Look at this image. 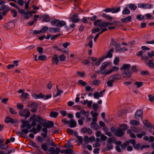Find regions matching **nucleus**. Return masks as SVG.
<instances>
[{
    "mask_svg": "<svg viewBox=\"0 0 154 154\" xmlns=\"http://www.w3.org/2000/svg\"><path fill=\"white\" fill-rule=\"evenodd\" d=\"M36 121L40 123L45 128L42 129V131L44 133H41V135L44 138H46L47 136L48 130L47 128H52L54 126V123L52 121H49L46 122V120L43 119L41 117L39 116H37V118L35 119Z\"/></svg>",
    "mask_w": 154,
    "mask_h": 154,
    "instance_id": "nucleus-1",
    "label": "nucleus"
},
{
    "mask_svg": "<svg viewBox=\"0 0 154 154\" xmlns=\"http://www.w3.org/2000/svg\"><path fill=\"white\" fill-rule=\"evenodd\" d=\"M48 151L50 152L49 154H60V152L66 154V149L60 150V148L58 147L55 149L53 147H51L49 149Z\"/></svg>",
    "mask_w": 154,
    "mask_h": 154,
    "instance_id": "nucleus-2",
    "label": "nucleus"
},
{
    "mask_svg": "<svg viewBox=\"0 0 154 154\" xmlns=\"http://www.w3.org/2000/svg\"><path fill=\"white\" fill-rule=\"evenodd\" d=\"M10 8L7 5H2L0 8V11H2L1 14V13L0 12V20H2L3 18V16L6 15L7 13L10 10Z\"/></svg>",
    "mask_w": 154,
    "mask_h": 154,
    "instance_id": "nucleus-3",
    "label": "nucleus"
},
{
    "mask_svg": "<svg viewBox=\"0 0 154 154\" xmlns=\"http://www.w3.org/2000/svg\"><path fill=\"white\" fill-rule=\"evenodd\" d=\"M27 107L29 108H32L31 109V111L32 113H35L37 111L38 109V105L36 103L32 102L29 103L27 105Z\"/></svg>",
    "mask_w": 154,
    "mask_h": 154,
    "instance_id": "nucleus-4",
    "label": "nucleus"
},
{
    "mask_svg": "<svg viewBox=\"0 0 154 154\" xmlns=\"http://www.w3.org/2000/svg\"><path fill=\"white\" fill-rule=\"evenodd\" d=\"M111 64V62H105L103 63L101 66L100 68V71L97 72L98 73L103 74L102 72V71L103 70L105 69L109 65H110Z\"/></svg>",
    "mask_w": 154,
    "mask_h": 154,
    "instance_id": "nucleus-5",
    "label": "nucleus"
},
{
    "mask_svg": "<svg viewBox=\"0 0 154 154\" xmlns=\"http://www.w3.org/2000/svg\"><path fill=\"white\" fill-rule=\"evenodd\" d=\"M20 115L21 116H25V119L29 117L30 115V112L29 111L26 112V110L23 109L19 111Z\"/></svg>",
    "mask_w": 154,
    "mask_h": 154,
    "instance_id": "nucleus-6",
    "label": "nucleus"
},
{
    "mask_svg": "<svg viewBox=\"0 0 154 154\" xmlns=\"http://www.w3.org/2000/svg\"><path fill=\"white\" fill-rule=\"evenodd\" d=\"M22 124L20 126L21 128H24L25 127L28 129H30L31 128L32 126L31 124L29 123V121L27 120L26 121H23L22 122Z\"/></svg>",
    "mask_w": 154,
    "mask_h": 154,
    "instance_id": "nucleus-7",
    "label": "nucleus"
},
{
    "mask_svg": "<svg viewBox=\"0 0 154 154\" xmlns=\"http://www.w3.org/2000/svg\"><path fill=\"white\" fill-rule=\"evenodd\" d=\"M132 72L129 70H123L122 74L124 78H130L132 75Z\"/></svg>",
    "mask_w": 154,
    "mask_h": 154,
    "instance_id": "nucleus-8",
    "label": "nucleus"
},
{
    "mask_svg": "<svg viewBox=\"0 0 154 154\" xmlns=\"http://www.w3.org/2000/svg\"><path fill=\"white\" fill-rule=\"evenodd\" d=\"M133 147L136 149L138 150L139 148L142 149L145 148H149L150 147V146L148 145H140V143H138L137 144H135L134 145Z\"/></svg>",
    "mask_w": 154,
    "mask_h": 154,
    "instance_id": "nucleus-9",
    "label": "nucleus"
},
{
    "mask_svg": "<svg viewBox=\"0 0 154 154\" xmlns=\"http://www.w3.org/2000/svg\"><path fill=\"white\" fill-rule=\"evenodd\" d=\"M80 20V19L78 18V16L76 14H73L72 16L70 17L69 19V21L72 22V23H77Z\"/></svg>",
    "mask_w": 154,
    "mask_h": 154,
    "instance_id": "nucleus-10",
    "label": "nucleus"
},
{
    "mask_svg": "<svg viewBox=\"0 0 154 154\" xmlns=\"http://www.w3.org/2000/svg\"><path fill=\"white\" fill-rule=\"evenodd\" d=\"M125 132L124 131L121 129L119 128H117L115 133V135L118 137H122L123 136Z\"/></svg>",
    "mask_w": 154,
    "mask_h": 154,
    "instance_id": "nucleus-11",
    "label": "nucleus"
},
{
    "mask_svg": "<svg viewBox=\"0 0 154 154\" xmlns=\"http://www.w3.org/2000/svg\"><path fill=\"white\" fill-rule=\"evenodd\" d=\"M131 67V65L129 64H124L120 68L121 70H129Z\"/></svg>",
    "mask_w": 154,
    "mask_h": 154,
    "instance_id": "nucleus-12",
    "label": "nucleus"
},
{
    "mask_svg": "<svg viewBox=\"0 0 154 154\" xmlns=\"http://www.w3.org/2000/svg\"><path fill=\"white\" fill-rule=\"evenodd\" d=\"M32 97L35 99H37L40 98H44L45 95L42 93H40L38 94H37L35 93H34L32 94Z\"/></svg>",
    "mask_w": 154,
    "mask_h": 154,
    "instance_id": "nucleus-13",
    "label": "nucleus"
},
{
    "mask_svg": "<svg viewBox=\"0 0 154 154\" xmlns=\"http://www.w3.org/2000/svg\"><path fill=\"white\" fill-rule=\"evenodd\" d=\"M58 55L56 54H54L52 57L51 60L52 61V64L57 65L59 62Z\"/></svg>",
    "mask_w": 154,
    "mask_h": 154,
    "instance_id": "nucleus-14",
    "label": "nucleus"
},
{
    "mask_svg": "<svg viewBox=\"0 0 154 154\" xmlns=\"http://www.w3.org/2000/svg\"><path fill=\"white\" fill-rule=\"evenodd\" d=\"M143 114V112L141 109L138 110L135 113L134 117L136 119H137L138 117H141V119H142V116Z\"/></svg>",
    "mask_w": 154,
    "mask_h": 154,
    "instance_id": "nucleus-15",
    "label": "nucleus"
},
{
    "mask_svg": "<svg viewBox=\"0 0 154 154\" xmlns=\"http://www.w3.org/2000/svg\"><path fill=\"white\" fill-rule=\"evenodd\" d=\"M113 48H112L107 52L106 55L105 56H103V57H102V58H103V59L104 60L105 59L107 58H111L112 56V53L113 52Z\"/></svg>",
    "mask_w": 154,
    "mask_h": 154,
    "instance_id": "nucleus-16",
    "label": "nucleus"
},
{
    "mask_svg": "<svg viewBox=\"0 0 154 154\" xmlns=\"http://www.w3.org/2000/svg\"><path fill=\"white\" fill-rule=\"evenodd\" d=\"M121 78V76L118 74H116L112 75L109 77V79H111L114 82L116 80H119Z\"/></svg>",
    "mask_w": 154,
    "mask_h": 154,
    "instance_id": "nucleus-17",
    "label": "nucleus"
},
{
    "mask_svg": "<svg viewBox=\"0 0 154 154\" xmlns=\"http://www.w3.org/2000/svg\"><path fill=\"white\" fill-rule=\"evenodd\" d=\"M116 23L117 22L115 21H113L112 23L105 22L104 21L102 22V28L103 27H106L114 24H116Z\"/></svg>",
    "mask_w": 154,
    "mask_h": 154,
    "instance_id": "nucleus-18",
    "label": "nucleus"
},
{
    "mask_svg": "<svg viewBox=\"0 0 154 154\" xmlns=\"http://www.w3.org/2000/svg\"><path fill=\"white\" fill-rule=\"evenodd\" d=\"M5 122L6 123L10 122L11 123H15L17 122L16 120H14L13 119L10 117H6Z\"/></svg>",
    "mask_w": 154,
    "mask_h": 154,
    "instance_id": "nucleus-19",
    "label": "nucleus"
},
{
    "mask_svg": "<svg viewBox=\"0 0 154 154\" xmlns=\"http://www.w3.org/2000/svg\"><path fill=\"white\" fill-rule=\"evenodd\" d=\"M121 21L122 22L124 23L130 22L131 21V17L130 16H128L125 18L121 19Z\"/></svg>",
    "mask_w": 154,
    "mask_h": 154,
    "instance_id": "nucleus-20",
    "label": "nucleus"
},
{
    "mask_svg": "<svg viewBox=\"0 0 154 154\" xmlns=\"http://www.w3.org/2000/svg\"><path fill=\"white\" fill-rule=\"evenodd\" d=\"M81 132L83 133H88L89 134H91L92 131L90 128H88L86 127L82 128L81 129Z\"/></svg>",
    "mask_w": 154,
    "mask_h": 154,
    "instance_id": "nucleus-21",
    "label": "nucleus"
},
{
    "mask_svg": "<svg viewBox=\"0 0 154 154\" xmlns=\"http://www.w3.org/2000/svg\"><path fill=\"white\" fill-rule=\"evenodd\" d=\"M102 20H97L95 21L94 22V26H97L100 27V29H102V22H101Z\"/></svg>",
    "mask_w": 154,
    "mask_h": 154,
    "instance_id": "nucleus-22",
    "label": "nucleus"
},
{
    "mask_svg": "<svg viewBox=\"0 0 154 154\" xmlns=\"http://www.w3.org/2000/svg\"><path fill=\"white\" fill-rule=\"evenodd\" d=\"M66 24V22L63 20H58V22L56 25V26L59 27H62L63 26H65Z\"/></svg>",
    "mask_w": 154,
    "mask_h": 154,
    "instance_id": "nucleus-23",
    "label": "nucleus"
},
{
    "mask_svg": "<svg viewBox=\"0 0 154 154\" xmlns=\"http://www.w3.org/2000/svg\"><path fill=\"white\" fill-rule=\"evenodd\" d=\"M103 58H102V57H101L95 62H92L91 63L93 65L98 66L100 64L101 62L103 61Z\"/></svg>",
    "mask_w": 154,
    "mask_h": 154,
    "instance_id": "nucleus-24",
    "label": "nucleus"
},
{
    "mask_svg": "<svg viewBox=\"0 0 154 154\" xmlns=\"http://www.w3.org/2000/svg\"><path fill=\"white\" fill-rule=\"evenodd\" d=\"M69 127L70 128H74L76 125L77 123L76 121L73 119H71L70 121Z\"/></svg>",
    "mask_w": 154,
    "mask_h": 154,
    "instance_id": "nucleus-25",
    "label": "nucleus"
},
{
    "mask_svg": "<svg viewBox=\"0 0 154 154\" xmlns=\"http://www.w3.org/2000/svg\"><path fill=\"white\" fill-rule=\"evenodd\" d=\"M60 29L57 28L51 27L49 29V31L51 33H55L59 32Z\"/></svg>",
    "mask_w": 154,
    "mask_h": 154,
    "instance_id": "nucleus-26",
    "label": "nucleus"
},
{
    "mask_svg": "<svg viewBox=\"0 0 154 154\" xmlns=\"http://www.w3.org/2000/svg\"><path fill=\"white\" fill-rule=\"evenodd\" d=\"M130 123L132 125L137 126L139 125L140 122L139 121L134 120H132L130 121Z\"/></svg>",
    "mask_w": 154,
    "mask_h": 154,
    "instance_id": "nucleus-27",
    "label": "nucleus"
},
{
    "mask_svg": "<svg viewBox=\"0 0 154 154\" xmlns=\"http://www.w3.org/2000/svg\"><path fill=\"white\" fill-rule=\"evenodd\" d=\"M21 96L22 99H27L29 98V94L27 93L24 92L23 94H22Z\"/></svg>",
    "mask_w": 154,
    "mask_h": 154,
    "instance_id": "nucleus-28",
    "label": "nucleus"
},
{
    "mask_svg": "<svg viewBox=\"0 0 154 154\" xmlns=\"http://www.w3.org/2000/svg\"><path fill=\"white\" fill-rule=\"evenodd\" d=\"M122 14H123L128 15L130 14V11L128 8L126 7L122 11Z\"/></svg>",
    "mask_w": 154,
    "mask_h": 154,
    "instance_id": "nucleus-29",
    "label": "nucleus"
},
{
    "mask_svg": "<svg viewBox=\"0 0 154 154\" xmlns=\"http://www.w3.org/2000/svg\"><path fill=\"white\" fill-rule=\"evenodd\" d=\"M48 145H47V143H44L41 145V147L42 149L45 151H46L48 149Z\"/></svg>",
    "mask_w": 154,
    "mask_h": 154,
    "instance_id": "nucleus-30",
    "label": "nucleus"
},
{
    "mask_svg": "<svg viewBox=\"0 0 154 154\" xmlns=\"http://www.w3.org/2000/svg\"><path fill=\"white\" fill-rule=\"evenodd\" d=\"M128 7L131 10H135L137 8V6L133 4H130L128 5Z\"/></svg>",
    "mask_w": 154,
    "mask_h": 154,
    "instance_id": "nucleus-31",
    "label": "nucleus"
},
{
    "mask_svg": "<svg viewBox=\"0 0 154 154\" xmlns=\"http://www.w3.org/2000/svg\"><path fill=\"white\" fill-rule=\"evenodd\" d=\"M42 17L43 18L42 20L43 22H48L50 21V19L48 15H45Z\"/></svg>",
    "mask_w": 154,
    "mask_h": 154,
    "instance_id": "nucleus-32",
    "label": "nucleus"
},
{
    "mask_svg": "<svg viewBox=\"0 0 154 154\" xmlns=\"http://www.w3.org/2000/svg\"><path fill=\"white\" fill-rule=\"evenodd\" d=\"M80 113L81 114L85 116H88L89 115V112L88 111L85 112L84 109L81 110Z\"/></svg>",
    "mask_w": 154,
    "mask_h": 154,
    "instance_id": "nucleus-33",
    "label": "nucleus"
},
{
    "mask_svg": "<svg viewBox=\"0 0 154 154\" xmlns=\"http://www.w3.org/2000/svg\"><path fill=\"white\" fill-rule=\"evenodd\" d=\"M120 44L118 43L115 46V50L116 52H121V48H120Z\"/></svg>",
    "mask_w": 154,
    "mask_h": 154,
    "instance_id": "nucleus-34",
    "label": "nucleus"
},
{
    "mask_svg": "<svg viewBox=\"0 0 154 154\" xmlns=\"http://www.w3.org/2000/svg\"><path fill=\"white\" fill-rule=\"evenodd\" d=\"M110 9L111 11H112V13H118L120 11V8L119 7L116 9H115V8H110Z\"/></svg>",
    "mask_w": 154,
    "mask_h": 154,
    "instance_id": "nucleus-35",
    "label": "nucleus"
},
{
    "mask_svg": "<svg viewBox=\"0 0 154 154\" xmlns=\"http://www.w3.org/2000/svg\"><path fill=\"white\" fill-rule=\"evenodd\" d=\"M143 124L146 127L150 128L152 127V126L151 124L148 122L147 120H145L143 122Z\"/></svg>",
    "mask_w": 154,
    "mask_h": 154,
    "instance_id": "nucleus-36",
    "label": "nucleus"
},
{
    "mask_svg": "<svg viewBox=\"0 0 154 154\" xmlns=\"http://www.w3.org/2000/svg\"><path fill=\"white\" fill-rule=\"evenodd\" d=\"M153 60H149L147 63L149 66L150 68H154V63L153 62Z\"/></svg>",
    "mask_w": 154,
    "mask_h": 154,
    "instance_id": "nucleus-37",
    "label": "nucleus"
},
{
    "mask_svg": "<svg viewBox=\"0 0 154 154\" xmlns=\"http://www.w3.org/2000/svg\"><path fill=\"white\" fill-rule=\"evenodd\" d=\"M58 115V112H57L51 111L50 113V116L51 117L56 118L57 116Z\"/></svg>",
    "mask_w": 154,
    "mask_h": 154,
    "instance_id": "nucleus-38",
    "label": "nucleus"
},
{
    "mask_svg": "<svg viewBox=\"0 0 154 154\" xmlns=\"http://www.w3.org/2000/svg\"><path fill=\"white\" fill-rule=\"evenodd\" d=\"M14 24L13 22L8 23L6 24V26L8 28L10 29L14 27Z\"/></svg>",
    "mask_w": 154,
    "mask_h": 154,
    "instance_id": "nucleus-39",
    "label": "nucleus"
},
{
    "mask_svg": "<svg viewBox=\"0 0 154 154\" xmlns=\"http://www.w3.org/2000/svg\"><path fill=\"white\" fill-rule=\"evenodd\" d=\"M90 127L91 128L97 131L98 129V124H91Z\"/></svg>",
    "mask_w": 154,
    "mask_h": 154,
    "instance_id": "nucleus-40",
    "label": "nucleus"
},
{
    "mask_svg": "<svg viewBox=\"0 0 154 154\" xmlns=\"http://www.w3.org/2000/svg\"><path fill=\"white\" fill-rule=\"evenodd\" d=\"M129 145V142L126 141L121 146L122 148L123 149H125L126 147Z\"/></svg>",
    "mask_w": 154,
    "mask_h": 154,
    "instance_id": "nucleus-41",
    "label": "nucleus"
},
{
    "mask_svg": "<svg viewBox=\"0 0 154 154\" xmlns=\"http://www.w3.org/2000/svg\"><path fill=\"white\" fill-rule=\"evenodd\" d=\"M31 12H26V13L24 14V15L26 19H28L30 17L32 16V15L31 14Z\"/></svg>",
    "mask_w": 154,
    "mask_h": 154,
    "instance_id": "nucleus-42",
    "label": "nucleus"
},
{
    "mask_svg": "<svg viewBox=\"0 0 154 154\" xmlns=\"http://www.w3.org/2000/svg\"><path fill=\"white\" fill-rule=\"evenodd\" d=\"M107 82V84L108 87H111L113 86V83L114 82L111 79Z\"/></svg>",
    "mask_w": 154,
    "mask_h": 154,
    "instance_id": "nucleus-43",
    "label": "nucleus"
},
{
    "mask_svg": "<svg viewBox=\"0 0 154 154\" xmlns=\"http://www.w3.org/2000/svg\"><path fill=\"white\" fill-rule=\"evenodd\" d=\"M127 133L130 134V136L132 138H135L136 137L135 134L132 133L131 130H128L127 131Z\"/></svg>",
    "mask_w": 154,
    "mask_h": 154,
    "instance_id": "nucleus-44",
    "label": "nucleus"
},
{
    "mask_svg": "<svg viewBox=\"0 0 154 154\" xmlns=\"http://www.w3.org/2000/svg\"><path fill=\"white\" fill-rule=\"evenodd\" d=\"M120 126L122 127L123 130H126L129 128V127L127 125L124 124H121L120 125Z\"/></svg>",
    "mask_w": 154,
    "mask_h": 154,
    "instance_id": "nucleus-45",
    "label": "nucleus"
},
{
    "mask_svg": "<svg viewBox=\"0 0 154 154\" xmlns=\"http://www.w3.org/2000/svg\"><path fill=\"white\" fill-rule=\"evenodd\" d=\"M140 74L143 76L148 75H149V73L147 70H142L140 72Z\"/></svg>",
    "mask_w": 154,
    "mask_h": 154,
    "instance_id": "nucleus-46",
    "label": "nucleus"
},
{
    "mask_svg": "<svg viewBox=\"0 0 154 154\" xmlns=\"http://www.w3.org/2000/svg\"><path fill=\"white\" fill-rule=\"evenodd\" d=\"M58 57L60 59V61H64L66 59V57L64 54H62L60 55Z\"/></svg>",
    "mask_w": 154,
    "mask_h": 154,
    "instance_id": "nucleus-47",
    "label": "nucleus"
},
{
    "mask_svg": "<svg viewBox=\"0 0 154 154\" xmlns=\"http://www.w3.org/2000/svg\"><path fill=\"white\" fill-rule=\"evenodd\" d=\"M93 85H97L100 84L101 81L100 80L95 79L92 82Z\"/></svg>",
    "mask_w": 154,
    "mask_h": 154,
    "instance_id": "nucleus-48",
    "label": "nucleus"
},
{
    "mask_svg": "<svg viewBox=\"0 0 154 154\" xmlns=\"http://www.w3.org/2000/svg\"><path fill=\"white\" fill-rule=\"evenodd\" d=\"M66 154H75L73 152V151L71 149H66Z\"/></svg>",
    "mask_w": 154,
    "mask_h": 154,
    "instance_id": "nucleus-49",
    "label": "nucleus"
},
{
    "mask_svg": "<svg viewBox=\"0 0 154 154\" xmlns=\"http://www.w3.org/2000/svg\"><path fill=\"white\" fill-rule=\"evenodd\" d=\"M136 18L138 20L141 21L144 19V17L143 15L141 14H139L137 16Z\"/></svg>",
    "mask_w": 154,
    "mask_h": 154,
    "instance_id": "nucleus-50",
    "label": "nucleus"
},
{
    "mask_svg": "<svg viewBox=\"0 0 154 154\" xmlns=\"http://www.w3.org/2000/svg\"><path fill=\"white\" fill-rule=\"evenodd\" d=\"M30 33L33 34V35H36L41 33V31L40 30L37 31L36 30H30Z\"/></svg>",
    "mask_w": 154,
    "mask_h": 154,
    "instance_id": "nucleus-51",
    "label": "nucleus"
},
{
    "mask_svg": "<svg viewBox=\"0 0 154 154\" xmlns=\"http://www.w3.org/2000/svg\"><path fill=\"white\" fill-rule=\"evenodd\" d=\"M37 51L40 54H42L43 52V49L42 48L40 47H38L37 48Z\"/></svg>",
    "mask_w": 154,
    "mask_h": 154,
    "instance_id": "nucleus-52",
    "label": "nucleus"
},
{
    "mask_svg": "<svg viewBox=\"0 0 154 154\" xmlns=\"http://www.w3.org/2000/svg\"><path fill=\"white\" fill-rule=\"evenodd\" d=\"M48 29V27L46 26H44L41 30H40L41 33H43L46 32Z\"/></svg>",
    "mask_w": 154,
    "mask_h": 154,
    "instance_id": "nucleus-53",
    "label": "nucleus"
},
{
    "mask_svg": "<svg viewBox=\"0 0 154 154\" xmlns=\"http://www.w3.org/2000/svg\"><path fill=\"white\" fill-rule=\"evenodd\" d=\"M57 93L55 96H54V97H55L57 96H58L60 95L63 92V91L60 90L58 88H57Z\"/></svg>",
    "mask_w": 154,
    "mask_h": 154,
    "instance_id": "nucleus-54",
    "label": "nucleus"
},
{
    "mask_svg": "<svg viewBox=\"0 0 154 154\" xmlns=\"http://www.w3.org/2000/svg\"><path fill=\"white\" fill-rule=\"evenodd\" d=\"M146 135V133L145 132H143L141 133L137 134V136L139 138H141L143 136H145Z\"/></svg>",
    "mask_w": 154,
    "mask_h": 154,
    "instance_id": "nucleus-55",
    "label": "nucleus"
},
{
    "mask_svg": "<svg viewBox=\"0 0 154 154\" xmlns=\"http://www.w3.org/2000/svg\"><path fill=\"white\" fill-rule=\"evenodd\" d=\"M134 84L137 85V88H139L143 85V83L141 82H136L134 83Z\"/></svg>",
    "mask_w": 154,
    "mask_h": 154,
    "instance_id": "nucleus-56",
    "label": "nucleus"
},
{
    "mask_svg": "<svg viewBox=\"0 0 154 154\" xmlns=\"http://www.w3.org/2000/svg\"><path fill=\"white\" fill-rule=\"evenodd\" d=\"M17 107L19 109H22L23 108V106L22 103H18L17 104Z\"/></svg>",
    "mask_w": 154,
    "mask_h": 154,
    "instance_id": "nucleus-57",
    "label": "nucleus"
},
{
    "mask_svg": "<svg viewBox=\"0 0 154 154\" xmlns=\"http://www.w3.org/2000/svg\"><path fill=\"white\" fill-rule=\"evenodd\" d=\"M46 58V57L45 55H40L38 57V60H44Z\"/></svg>",
    "mask_w": 154,
    "mask_h": 154,
    "instance_id": "nucleus-58",
    "label": "nucleus"
},
{
    "mask_svg": "<svg viewBox=\"0 0 154 154\" xmlns=\"http://www.w3.org/2000/svg\"><path fill=\"white\" fill-rule=\"evenodd\" d=\"M93 108L95 111H97V110L98 106L97 104L94 103L93 105Z\"/></svg>",
    "mask_w": 154,
    "mask_h": 154,
    "instance_id": "nucleus-59",
    "label": "nucleus"
},
{
    "mask_svg": "<svg viewBox=\"0 0 154 154\" xmlns=\"http://www.w3.org/2000/svg\"><path fill=\"white\" fill-rule=\"evenodd\" d=\"M152 5L150 4H144L143 8L145 9H149L152 7Z\"/></svg>",
    "mask_w": 154,
    "mask_h": 154,
    "instance_id": "nucleus-60",
    "label": "nucleus"
},
{
    "mask_svg": "<svg viewBox=\"0 0 154 154\" xmlns=\"http://www.w3.org/2000/svg\"><path fill=\"white\" fill-rule=\"evenodd\" d=\"M107 150H110L113 148V146L112 143H107L106 145Z\"/></svg>",
    "mask_w": 154,
    "mask_h": 154,
    "instance_id": "nucleus-61",
    "label": "nucleus"
},
{
    "mask_svg": "<svg viewBox=\"0 0 154 154\" xmlns=\"http://www.w3.org/2000/svg\"><path fill=\"white\" fill-rule=\"evenodd\" d=\"M67 132L70 135H72L74 133H75V131L74 132L73 130L70 128H68L67 129Z\"/></svg>",
    "mask_w": 154,
    "mask_h": 154,
    "instance_id": "nucleus-62",
    "label": "nucleus"
},
{
    "mask_svg": "<svg viewBox=\"0 0 154 154\" xmlns=\"http://www.w3.org/2000/svg\"><path fill=\"white\" fill-rule=\"evenodd\" d=\"M11 12L14 17H15L17 16V13L16 10H15L14 9H12L11 10Z\"/></svg>",
    "mask_w": 154,
    "mask_h": 154,
    "instance_id": "nucleus-63",
    "label": "nucleus"
},
{
    "mask_svg": "<svg viewBox=\"0 0 154 154\" xmlns=\"http://www.w3.org/2000/svg\"><path fill=\"white\" fill-rule=\"evenodd\" d=\"M21 130V132L25 134H27L29 132V130L27 128H23Z\"/></svg>",
    "mask_w": 154,
    "mask_h": 154,
    "instance_id": "nucleus-64",
    "label": "nucleus"
}]
</instances>
